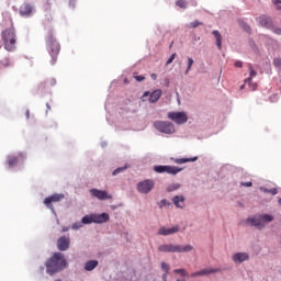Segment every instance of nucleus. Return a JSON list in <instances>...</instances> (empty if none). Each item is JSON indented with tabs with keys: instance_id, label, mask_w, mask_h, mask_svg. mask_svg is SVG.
<instances>
[{
	"instance_id": "f257e3e1",
	"label": "nucleus",
	"mask_w": 281,
	"mask_h": 281,
	"mask_svg": "<svg viewBox=\"0 0 281 281\" xmlns=\"http://www.w3.org/2000/svg\"><path fill=\"white\" fill-rule=\"evenodd\" d=\"M46 272L48 276H54L56 273H60V271H65L67 269L68 263L67 259H65V255L61 252H55L45 263Z\"/></svg>"
},
{
	"instance_id": "f03ea898",
	"label": "nucleus",
	"mask_w": 281,
	"mask_h": 281,
	"mask_svg": "<svg viewBox=\"0 0 281 281\" xmlns=\"http://www.w3.org/2000/svg\"><path fill=\"white\" fill-rule=\"evenodd\" d=\"M1 38L7 52H14V49H16V32L13 26L2 31Z\"/></svg>"
},
{
	"instance_id": "7ed1b4c3",
	"label": "nucleus",
	"mask_w": 281,
	"mask_h": 281,
	"mask_svg": "<svg viewBox=\"0 0 281 281\" xmlns=\"http://www.w3.org/2000/svg\"><path fill=\"white\" fill-rule=\"evenodd\" d=\"M194 249L192 245H175V244H165L158 247V251L162 254H190Z\"/></svg>"
},
{
	"instance_id": "20e7f679",
	"label": "nucleus",
	"mask_w": 281,
	"mask_h": 281,
	"mask_svg": "<svg viewBox=\"0 0 281 281\" xmlns=\"http://www.w3.org/2000/svg\"><path fill=\"white\" fill-rule=\"evenodd\" d=\"M46 43L48 47V52L53 58V63H56V58L58 57V54H60V44L56 38H54V35L52 33H48L46 36Z\"/></svg>"
},
{
	"instance_id": "39448f33",
	"label": "nucleus",
	"mask_w": 281,
	"mask_h": 281,
	"mask_svg": "<svg viewBox=\"0 0 281 281\" xmlns=\"http://www.w3.org/2000/svg\"><path fill=\"white\" fill-rule=\"evenodd\" d=\"M110 216L109 213L90 214L81 218L82 225H91V223L102 224L108 223Z\"/></svg>"
},
{
	"instance_id": "423d86ee",
	"label": "nucleus",
	"mask_w": 281,
	"mask_h": 281,
	"mask_svg": "<svg viewBox=\"0 0 281 281\" xmlns=\"http://www.w3.org/2000/svg\"><path fill=\"white\" fill-rule=\"evenodd\" d=\"M154 128H156V131H159V133H165L166 135H172V133H175V124L168 121L154 122Z\"/></svg>"
},
{
	"instance_id": "0eeeda50",
	"label": "nucleus",
	"mask_w": 281,
	"mask_h": 281,
	"mask_svg": "<svg viewBox=\"0 0 281 281\" xmlns=\"http://www.w3.org/2000/svg\"><path fill=\"white\" fill-rule=\"evenodd\" d=\"M153 188H155V181L151 179H146L137 183V191L140 194H148L153 191Z\"/></svg>"
},
{
	"instance_id": "6e6552de",
	"label": "nucleus",
	"mask_w": 281,
	"mask_h": 281,
	"mask_svg": "<svg viewBox=\"0 0 281 281\" xmlns=\"http://www.w3.org/2000/svg\"><path fill=\"white\" fill-rule=\"evenodd\" d=\"M167 117L175 122V124H186L188 122V114L186 112H169Z\"/></svg>"
},
{
	"instance_id": "1a4fd4ad",
	"label": "nucleus",
	"mask_w": 281,
	"mask_h": 281,
	"mask_svg": "<svg viewBox=\"0 0 281 281\" xmlns=\"http://www.w3.org/2000/svg\"><path fill=\"white\" fill-rule=\"evenodd\" d=\"M154 170L159 175L164 172H167V175H178V172H181V168H178L175 166H162V165L155 166Z\"/></svg>"
},
{
	"instance_id": "9d476101",
	"label": "nucleus",
	"mask_w": 281,
	"mask_h": 281,
	"mask_svg": "<svg viewBox=\"0 0 281 281\" xmlns=\"http://www.w3.org/2000/svg\"><path fill=\"white\" fill-rule=\"evenodd\" d=\"M63 199H65V194L55 193L44 200V205H46L48 210H54V205L52 203H59Z\"/></svg>"
},
{
	"instance_id": "9b49d317",
	"label": "nucleus",
	"mask_w": 281,
	"mask_h": 281,
	"mask_svg": "<svg viewBox=\"0 0 281 281\" xmlns=\"http://www.w3.org/2000/svg\"><path fill=\"white\" fill-rule=\"evenodd\" d=\"M90 194L91 196H94V199H99V201H106L113 199V195L109 194V192L98 189H91Z\"/></svg>"
},
{
	"instance_id": "f8f14e48",
	"label": "nucleus",
	"mask_w": 281,
	"mask_h": 281,
	"mask_svg": "<svg viewBox=\"0 0 281 281\" xmlns=\"http://www.w3.org/2000/svg\"><path fill=\"white\" fill-rule=\"evenodd\" d=\"M148 95H149L148 102H150V104H155V102H158L159 98H161V90L157 89V90H154L151 93L146 91L144 92L143 98H148Z\"/></svg>"
},
{
	"instance_id": "ddd939ff",
	"label": "nucleus",
	"mask_w": 281,
	"mask_h": 281,
	"mask_svg": "<svg viewBox=\"0 0 281 281\" xmlns=\"http://www.w3.org/2000/svg\"><path fill=\"white\" fill-rule=\"evenodd\" d=\"M69 245H71V239H69V237L63 236L57 240V249L59 251H67V249H69Z\"/></svg>"
},
{
	"instance_id": "4468645a",
	"label": "nucleus",
	"mask_w": 281,
	"mask_h": 281,
	"mask_svg": "<svg viewBox=\"0 0 281 281\" xmlns=\"http://www.w3.org/2000/svg\"><path fill=\"white\" fill-rule=\"evenodd\" d=\"M232 259L236 265H243V262L249 260V254L236 252L235 255H233Z\"/></svg>"
},
{
	"instance_id": "2eb2a0df",
	"label": "nucleus",
	"mask_w": 281,
	"mask_h": 281,
	"mask_svg": "<svg viewBox=\"0 0 281 281\" xmlns=\"http://www.w3.org/2000/svg\"><path fill=\"white\" fill-rule=\"evenodd\" d=\"M179 229H180L179 226H173L171 228L160 227L158 229V236H170L172 234H177Z\"/></svg>"
},
{
	"instance_id": "dca6fc26",
	"label": "nucleus",
	"mask_w": 281,
	"mask_h": 281,
	"mask_svg": "<svg viewBox=\"0 0 281 281\" xmlns=\"http://www.w3.org/2000/svg\"><path fill=\"white\" fill-rule=\"evenodd\" d=\"M258 21L261 27H267L268 30L273 27V21H271V18H267V15L259 16Z\"/></svg>"
},
{
	"instance_id": "f3484780",
	"label": "nucleus",
	"mask_w": 281,
	"mask_h": 281,
	"mask_svg": "<svg viewBox=\"0 0 281 281\" xmlns=\"http://www.w3.org/2000/svg\"><path fill=\"white\" fill-rule=\"evenodd\" d=\"M247 223H249L254 227H258V229H262V227H265V224L262 223V218L260 217V215L258 217L248 218Z\"/></svg>"
},
{
	"instance_id": "a211bd4d",
	"label": "nucleus",
	"mask_w": 281,
	"mask_h": 281,
	"mask_svg": "<svg viewBox=\"0 0 281 281\" xmlns=\"http://www.w3.org/2000/svg\"><path fill=\"white\" fill-rule=\"evenodd\" d=\"M19 159H24L23 154H19L18 157L16 156H9L8 157V165L9 168H14V166H16V164H19Z\"/></svg>"
},
{
	"instance_id": "6ab92c4d",
	"label": "nucleus",
	"mask_w": 281,
	"mask_h": 281,
	"mask_svg": "<svg viewBox=\"0 0 281 281\" xmlns=\"http://www.w3.org/2000/svg\"><path fill=\"white\" fill-rule=\"evenodd\" d=\"M20 14L22 16H30V14H32V7L29 3H24L21 8H20Z\"/></svg>"
},
{
	"instance_id": "aec40b11",
	"label": "nucleus",
	"mask_w": 281,
	"mask_h": 281,
	"mask_svg": "<svg viewBox=\"0 0 281 281\" xmlns=\"http://www.w3.org/2000/svg\"><path fill=\"white\" fill-rule=\"evenodd\" d=\"M250 71V77L245 79V85H251V80L258 76V72L254 69L251 65L248 66Z\"/></svg>"
},
{
	"instance_id": "412c9836",
	"label": "nucleus",
	"mask_w": 281,
	"mask_h": 281,
	"mask_svg": "<svg viewBox=\"0 0 281 281\" xmlns=\"http://www.w3.org/2000/svg\"><path fill=\"white\" fill-rule=\"evenodd\" d=\"M173 204L176 207H183V203L186 201V198L183 195H176L173 199Z\"/></svg>"
},
{
	"instance_id": "4be33fe9",
	"label": "nucleus",
	"mask_w": 281,
	"mask_h": 281,
	"mask_svg": "<svg viewBox=\"0 0 281 281\" xmlns=\"http://www.w3.org/2000/svg\"><path fill=\"white\" fill-rule=\"evenodd\" d=\"M99 262L98 260H89L85 265L86 271H93L98 267Z\"/></svg>"
},
{
	"instance_id": "5701e85b",
	"label": "nucleus",
	"mask_w": 281,
	"mask_h": 281,
	"mask_svg": "<svg viewBox=\"0 0 281 281\" xmlns=\"http://www.w3.org/2000/svg\"><path fill=\"white\" fill-rule=\"evenodd\" d=\"M221 268H212V269H202L200 270V276H210L212 273H220Z\"/></svg>"
},
{
	"instance_id": "b1692460",
	"label": "nucleus",
	"mask_w": 281,
	"mask_h": 281,
	"mask_svg": "<svg viewBox=\"0 0 281 281\" xmlns=\"http://www.w3.org/2000/svg\"><path fill=\"white\" fill-rule=\"evenodd\" d=\"M212 34H213V36H215L216 45H217L218 49H222L223 37L221 36V32L213 31Z\"/></svg>"
},
{
	"instance_id": "393cba45",
	"label": "nucleus",
	"mask_w": 281,
	"mask_h": 281,
	"mask_svg": "<svg viewBox=\"0 0 281 281\" xmlns=\"http://www.w3.org/2000/svg\"><path fill=\"white\" fill-rule=\"evenodd\" d=\"M199 159V157H192V158H177L175 159V164H188L190 161H196Z\"/></svg>"
},
{
	"instance_id": "a878e982",
	"label": "nucleus",
	"mask_w": 281,
	"mask_h": 281,
	"mask_svg": "<svg viewBox=\"0 0 281 281\" xmlns=\"http://www.w3.org/2000/svg\"><path fill=\"white\" fill-rule=\"evenodd\" d=\"M259 216H260L261 223H263V225H267V223H271L273 221V216L269 215V214H262Z\"/></svg>"
},
{
	"instance_id": "bb28decb",
	"label": "nucleus",
	"mask_w": 281,
	"mask_h": 281,
	"mask_svg": "<svg viewBox=\"0 0 281 281\" xmlns=\"http://www.w3.org/2000/svg\"><path fill=\"white\" fill-rule=\"evenodd\" d=\"M192 65H194V59H192V57H188V67L186 70V76H188V74H190V71L192 70Z\"/></svg>"
},
{
	"instance_id": "cd10ccee",
	"label": "nucleus",
	"mask_w": 281,
	"mask_h": 281,
	"mask_svg": "<svg viewBox=\"0 0 281 281\" xmlns=\"http://www.w3.org/2000/svg\"><path fill=\"white\" fill-rule=\"evenodd\" d=\"M176 5H178V8H181L182 10H186V8H188V2H186V0H178L176 2Z\"/></svg>"
},
{
	"instance_id": "c85d7f7f",
	"label": "nucleus",
	"mask_w": 281,
	"mask_h": 281,
	"mask_svg": "<svg viewBox=\"0 0 281 281\" xmlns=\"http://www.w3.org/2000/svg\"><path fill=\"white\" fill-rule=\"evenodd\" d=\"M127 168H128V166H124V167H119V168H116V169L112 172L113 177H115V175H120V172H124V170H126Z\"/></svg>"
},
{
	"instance_id": "c756f323",
	"label": "nucleus",
	"mask_w": 281,
	"mask_h": 281,
	"mask_svg": "<svg viewBox=\"0 0 281 281\" xmlns=\"http://www.w3.org/2000/svg\"><path fill=\"white\" fill-rule=\"evenodd\" d=\"M173 273H180L182 278H186L188 276V272L186 271V269H176L173 270Z\"/></svg>"
},
{
	"instance_id": "7c9ffc66",
	"label": "nucleus",
	"mask_w": 281,
	"mask_h": 281,
	"mask_svg": "<svg viewBox=\"0 0 281 281\" xmlns=\"http://www.w3.org/2000/svg\"><path fill=\"white\" fill-rule=\"evenodd\" d=\"M199 25H203V22L194 21L189 24V27H199Z\"/></svg>"
},
{
	"instance_id": "2f4dec72",
	"label": "nucleus",
	"mask_w": 281,
	"mask_h": 281,
	"mask_svg": "<svg viewBox=\"0 0 281 281\" xmlns=\"http://www.w3.org/2000/svg\"><path fill=\"white\" fill-rule=\"evenodd\" d=\"M161 269H162V271H165V273H168V271H170V266H168V263H166V262H162Z\"/></svg>"
},
{
	"instance_id": "473e14b6",
	"label": "nucleus",
	"mask_w": 281,
	"mask_h": 281,
	"mask_svg": "<svg viewBox=\"0 0 281 281\" xmlns=\"http://www.w3.org/2000/svg\"><path fill=\"white\" fill-rule=\"evenodd\" d=\"M82 227V222H77L71 225V229H80Z\"/></svg>"
},
{
	"instance_id": "72a5a7b5",
	"label": "nucleus",
	"mask_w": 281,
	"mask_h": 281,
	"mask_svg": "<svg viewBox=\"0 0 281 281\" xmlns=\"http://www.w3.org/2000/svg\"><path fill=\"white\" fill-rule=\"evenodd\" d=\"M273 5H276L277 10H281V0H272Z\"/></svg>"
},
{
	"instance_id": "f704fd0d",
	"label": "nucleus",
	"mask_w": 281,
	"mask_h": 281,
	"mask_svg": "<svg viewBox=\"0 0 281 281\" xmlns=\"http://www.w3.org/2000/svg\"><path fill=\"white\" fill-rule=\"evenodd\" d=\"M175 58H177V53H173L170 58L167 60V65L172 64V61L175 60Z\"/></svg>"
},
{
	"instance_id": "c9c22d12",
	"label": "nucleus",
	"mask_w": 281,
	"mask_h": 281,
	"mask_svg": "<svg viewBox=\"0 0 281 281\" xmlns=\"http://www.w3.org/2000/svg\"><path fill=\"white\" fill-rule=\"evenodd\" d=\"M134 78L137 82H144V80H146V77L144 76H134Z\"/></svg>"
},
{
	"instance_id": "e433bc0d",
	"label": "nucleus",
	"mask_w": 281,
	"mask_h": 281,
	"mask_svg": "<svg viewBox=\"0 0 281 281\" xmlns=\"http://www.w3.org/2000/svg\"><path fill=\"white\" fill-rule=\"evenodd\" d=\"M268 194H272V196H276V194H278V190L276 188L268 189Z\"/></svg>"
},
{
	"instance_id": "4c0bfd02",
	"label": "nucleus",
	"mask_w": 281,
	"mask_h": 281,
	"mask_svg": "<svg viewBox=\"0 0 281 281\" xmlns=\"http://www.w3.org/2000/svg\"><path fill=\"white\" fill-rule=\"evenodd\" d=\"M273 65L274 67H281V58H274Z\"/></svg>"
},
{
	"instance_id": "58836bf2",
	"label": "nucleus",
	"mask_w": 281,
	"mask_h": 281,
	"mask_svg": "<svg viewBox=\"0 0 281 281\" xmlns=\"http://www.w3.org/2000/svg\"><path fill=\"white\" fill-rule=\"evenodd\" d=\"M240 186H244L245 188H251L254 183L251 181H248V182H241Z\"/></svg>"
},
{
	"instance_id": "ea45409f",
	"label": "nucleus",
	"mask_w": 281,
	"mask_h": 281,
	"mask_svg": "<svg viewBox=\"0 0 281 281\" xmlns=\"http://www.w3.org/2000/svg\"><path fill=\"white\" fill-rule=\"evenodd\" d=\"M172 190H179V184H172L168 188L169 192H172Z\"/></svg>"
},
{
	"instance_id": "a19ab883",
	"label": "nucleus",
	"mask_w": 281,
	"mask_h": 281,
	"mask_svg": "<svg viewBox=\"0 0 281 281\" xmlns=\"http://www.w3.org/2000/svg\"><path fill=\"white\" fill-rule=\"evenodd\" d=\"M158 205H159L160 209H161V207H166V205H168V201L162 200V201H160V202L158 203Z\"/></svg>"
},
{
	"instance_id": "79ce46f5",
	"label": "nucleus",
	"mask_w": 281,
	"mask_h": 281,
	"mask_svg": "<svg viewBox=\"0 0 281 281\" xmlns=\"http://www.w3.org/2000/svg\"><path fill=\"white\" fill-rule=\"evenodd\" d=\"M243 27H244L245 32H248V34L251 33V26H249V25H247V24H244Z\"/></svg>"
},
{
	"instance_id": "37998d69",
	"label": "nucleus",
	"mask_w": 281,
	"mask_h": 281,
	"mask_svg": "<svg viewBox=\"0 0 281 281\" xmlns=\"http://www.w3.org/2000/svg\"><path fill=\"white\" fill-rule=\"evenodd\" d=\"M234 65H235V67H237V68H239V69L243 68V61H239V60H238V61H235Z\"/></svg>"
},
{
	"instance_id": "c03bdc74",
	"label": "nucleus",
	"mask_w": 281,
	"mask_h": 281,
	"mask_svg": "<svg viewBox=\"0 0 281 281\" xmlns=\"http://www.w3.org/2000/svg\"><path fill=\"white\" fill-rule=\"evenodd\" d=\"M199 276H201V271H196V272L191 273V278H196Z\"/></svg>"
},
{
	"instance_id": "a18cd8bd",
	"label": "nucleus",
	"mask_w": 281,
	"mask_h": 281,
	"mask_svg": "<svg viewBox=\"0 0 281 281\" xmlns=\"http://www.w3.org/2000/svg\"><path fill=\"white\" fill-rule=\"evenodd\" d=\"M259 190H260L261 192L269 193V189H267V188H265V187L259 188Z\"/></svg>"
},
{
	"instance_id": "49530a36",
	"label": "nucleus",
	"mask_w": 281,
	"mask_h": 281,
	"mask_svg": "<svg viewBox=\"0 0 281 281\" xmlns=\"http://www.w3.org/2000/svg\"><path fill=\"white\" fill-rule=\"evenodd\" d=\"M273 32L274 34L281 35V29H274Z\"/></svg>"
},
{
	"instance_id": "de8ad7c7",
	"label": "nucleus",
	"mask_w": 281,
	"mask_h": 281,
	"mask_svg": "<svg viewBox=\"0 0 281 281\" xmlns=\"http://www.w3.org/2000/svg\"><path fill=\"white\" fill-rule=\"evenodd\" d=\"M162 280H164V281H168V273L165 272V273L162 274Z\"/></svg>"
},
{
	"instance_id": "09e8293b",
	"label": "nucleus",
	"mask_w": 281,
	"mask_h": 281,
	"mask_svg": "<svg viewBox=\"0 0 281 281\" xmlns=\"http://www.w3.org/2000/svg\"><path fill=\"white\" fill-rule=\"evenodd\" d=\"M150 78H151V80H157V74H151Z\"/></svg>"
},
{
	"instance_id": "8fccbe9b",
	"label": "nucleus",
	"mask_w": 281,
	"mask_h": 281,
	"mask_svg": "<svg viewBox=\"0 0 281 281\" xmlns=\"http://www.w3.org/2000/svg\"><path fill=\"white\" fill-rule=\"evenodd\" d=\"M25 116H26V120H30V110H26Z\"/></svg>"
},
{
	"instance_id": "3c124183",
	"label": "nucleus",
	"mask_w": 281,
	"mask_h": 281,
	"mask_svg": "<svg viewBox=\"0 0 281 281\" xmlns=\"http://www.w3.org/2000/svg\"><path fill=\"white\" fill-rule=\"evenodd\" d=\"M256 87H258V85H256V83H252V85H251L252 91H256Z\"/></svg>"
},
{
	"instance_id": "603ef678",
	"label": "nucleus",
	"mask_w": 281,
	"mask_h": 281,
	"mask_svg": "<svg viewBox=\"0 0 281 281\" xmlns=\"http://www.w3.org/2000/svg\"><path fill=\"white\" fill-rule=\"evenodd\" d=\"M250 47H256V43H254V42H250Z\"/></svg>"
},
{
	"instance_id": "864d4df0",
	"label": "nucleus",
	"mask_w": 281,
	"mask_h": 281,
	"mask_svg": "<svg viewBox=\"0 0 281 281\" xmlns=\"http://www.w3.org/2000/svg\"><path fill=\"white\" fill-rule=\"evenodd\" d=\"M47 110L52 111V108L49 106V103H46Z\"/></svg>"
},
{
	"instance_id": "5fc2aeb1",
	"label": "nucleus",
	"mask_w": 281,
	"mask_h": 281,
	"mask_svg": "<svg viewBox=\"0 0 281 281\" xmlns=\"http://www.w3.org/2000/svg\"><path fill=\"white\" fill-rule=\"evenodd\" d=\"M63 232H69V228L64 227V228H63Z\"/></svg>"
},
{
	"instance_id": "6e6d98bb",
	"label": "nucleus",
	"mask_w": 281,
	"mask_h": 281,
	"mask_svg": "<svg viewBox=\"0 0 281 281\" xmlns=\"http://www.w3.org/2000/svg\"><path fill=\"white\" fill-rule=\"evenodd\" d=\"M124 82H125V83H128V80L125 79Z\"/></svg>"
},
{
	"instance_id": "4d7b16f0",
	"label": "nucleus",
	"mask_w": 281,
	"mask_h": 281,
	"mask_svg": "<svg viewBox=\"0 0 281 281\" xmlns=\"http://www.w3.org/2000/svg\"><path fill=\"white\" fill-rule=\"evenodd\" d=\"M55 281H63L61 279H56Z\"/></svg>"
},
{
	"instance_id": "13d9d810",
	"label": "nucleus",
	"mask_w": 281,
	"mask_h": 281,
	"mask_svg": "<svg viewBox=\"0 0 281 281\" xmlns=\"http://www.w3.org/2000/svg\"><path fill=\"white\" fill-rule=\"evenodd\" d=\"M241 89H245V85L241 86Z\"/></svg>"
},
{
	"instance_id": "bf43d9fd",
	"label": "nucleus",
	"mask_w": 281,
	"mask_h": 281,
	"mask_svg": "<svg viewBox=\"0 0 281 281\" xmlns=\"http://www.w3.org/2000/svg\"><path fill=\"white\" fill-rule=\"evenodd\" d=\"M176 281H186V280H179V279H178V280H176Z\"/></svg>"
},
{
	"instance_id": "052dcab7",
	"label": "nucleus",
	"mask_w": 281,
	"mask_h": 281,
	"mask_svg": "<svg viewBox=\"0 0 281 281\" xmlns=\"http://www.w3.org/2000/svg\"><path fill=\"white\" fill-rule=\"evenodd\" d=\"M279 203L281 204V199L279 200Z\"/></svg>"
}]
</instances>
